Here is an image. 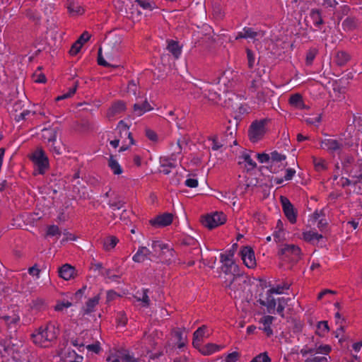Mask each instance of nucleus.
Segmentation results:
<instances>
[{
	"mask_svg": "<svg viewBox=\"0 0 362 362\" xmlns=\"http://www.w3.org/2000/svg\"><path fill=\"white\" fill-rule=\"evenodd\" d=\"M58 335V328L54 324L49 322L37 329L31 334V339L35 344L40 347H47L57 338Z\"/></svg>",
	"mask_w": 362,
	"mask_h": 362,
	"instance_id": "nucleus-1",
	"label": "nucleus"
},
{
	"mask_svg": "<svg viewBox=\"0 0 362 362\" xmlns=\"http://www.w3.org/2000/svg\"><path fill=\"white\" fill-rule=\"evenodd\" d=\"M230 277V279H226L225 281L228 294L235 299L243 298L248 285V277L243 273L233 274V276Z\"/></svg>",
	"mask_w": 362,
	"mask_h": 362,
	"instance_id": "nucleus-2",
	"label": "nucleus"
},
{
	"mask_svg": "<svg viewBox=\"0 0 362 362\" xmlns=\"http://www.w3.org/2000/svg\"><path fill=\"white\" fill-rule=\"evenodd\" d=\"M32 160L36 165L39 174L43 175L49 168L48 158L42 148H37L33 153Z\"/></svg>",
	"mask_w": 362,
	"mask_h": 362,
	"instance_id": "nucleus-3",
	"label": "nucleus"
},
{
	"mask_svg": "<svg viewBox=\"0 0 362 362\" xmlns=\"http://www.w3.org/2000/svg\"><path fill=\"white\" fill-rule=\"evenodd\" d=\"M266 119L255 121L252 123L248 131L250 140L252 142H257L260 140L265 133Z\"/></svg>",
	"mask_w": 362,
	"mask_h": 362,
	"instance_id": "nucleus-4",
	"label": "nucleus"
},
{
	"mask_svg": "<svg viewBox=\"0 0 362 362\" xmlns=\"http://www.w3.org/2000/svg\"><path fill=\"white\" fill-rule=\"evenodd\" d=\"M226 221V216L223 212H215L208 214L202 219V224L209 229H213L223 224Z\"/></svg>",
	"mask_w": 362,
	"mask_h": 362,
	"instance_id": "nucleus-5",
	"label": "nucleus"
},
{
	"mask_svg": "<svg viewBox=\"0 0 362 362\" xmlns=\"http://www.w3.org/2000/svg\"><path fill=\"white\" fill-rule=\"evenodd\" d=\"M151 247L153 249L152 256H157L159 257V255H164L165 254V250H167V252L169 253L168 258L166 259V261L170 262L173 257H175V252L173 248L170 247L168 244L163 243L159 240H153L151 244Z\"/></svg>",
	"mask_w": 362,
	"mask_h": 362,
	"instance_id": "nucleus-6",
	"label": "nucleus"
},
{
	"mask_svg": "<svg viewBox=\"0 0 362 362\" xmlns=\"http://www.w3.org/2000/svg\"><path fill=\"white\" fill-rule=\"evenodd\" d=\"M279 255L284 257L291 258L293 262H298L300 259L301 250L296 245H284L279 251Z\"/></svg>",
	"mask_w": 362,
	"mask_h": 362,
	"instance_id": "nucleus-7",
	"label": "nucleus"
},
{
	"mask_svg": "<svg viewBox=\"0 0 362 362\" xmlns=\"http://www.w3.org/2000/svg\"><path fill=\"white\" fill-rule=\"evenodd\" d=\"M280 201L285 216L291 223H295L297 220L296 209L287 197L281 196Z\"/></svg>",
	"mask_w": 362,
	"mask_h": 362,
	"instance_id": "nucleus-8",
	"label": "nucleus"
},
{
	"mask_svg": "<svg viewBox=\"0 0 362 362\" xmlns=\"http://www.w3.org/2000/svg\"><path fill=\"white\" fill-rule=\"evenodd\" d=\"M345 145L342 139H325L320 142L321 148L329 153H339Z\"/></svg>",
	"mask_w": 362,
	"mask_h": 362,
	"instance_id": "nucleus-9",
	"label": "nucleus"
},
{
	"mask_svg": "<svg viewBox=\"0 0 362 362\" xmlns=\"http://www.w3.org/2000/svg\"><path fill=\"white\" fill-rule=\"evenodd\" d=\"M241 258L245 265L250 269L256 267V259L255 257V252L250 246H244L240 250Z\"/></svg>",
	"mask_w": 362,
	"mask_h": 362,
	"instance_id": "nucleus-10",
	"label": "nucleus"
},
{
	"mask_svg": "<svg viewBox=\"0 0 362 362\" xmlns=\"http://www.w3.org/2000/svg\"><path fill=\"white\" fill-rule=\"evenodd\" d=\"M126 103L122 100H117L113 103L107 112V117L109 119H113L126 110Z\"/></svg>",
	"mask_w": 362,
	"mask_h": 362,
	"instance_id": "nucleus-11",
	"label": "nucleus"
},
{
	"mask_svg": "<svg viewBox=\"0 0 362 362\" xmlns=\"http://www.w3.org/2000/svg\"><path fill=\"white\" fill-rule=\"evenodd\" d=\"M173 214L165 213L157 216L155 218L150 221V223L155 227H165L170 225L173 222Z\"/></svg>",
	"mask_w": 362,
	"mask_h": 362,
	"instance_id": "nucleus-12",
	"label": "nucleus"
},
{
	"mask_svg": "<svg viewBox=\"0 0 362 362\" xmlns=\"http://www.w3.org/2000/svg\"><path fill=\"white\" fill-rule=\"evenodd\" d=\"M274 293L269 294V290L267 291L266 300L259 298L257 302L262 306L267 307V310L270 314H274L276 310V300L272 296Z\"/></svg>",
	"mask_w": 362,
	"mask_h": 362,
	"instance_id": "nucleus-13",
	"label": "nucleus"
},
{
	"mask_svg": "<svg viewBox=\"0 0 362 362\" xmlns=\"http://www.w3.org/2000/svg\"><path fill=\"white\" fill-rule=\"evenodd\" d=\"M221 262L223 264V270L226 274H231L230 276H233V274L238 273V266L235 264L233 259H229L226 257H220Z\"/></svg>",
	"mask_w": 362,
	"mask_h": 362,
	"instance_id": "nucleus-14",
	"label": "nucleus"
},
{
	"mask_svg": "<svg viewBox=\"0 0 362 362\" xmlns=\"http://www.w3.org/2000/svg\"><path fill=\"white\" fill-rule=\"evenodd\" d=\"M152 252L146 247H139L132 259L135 262H143L146 259L151 260Z\"/></svg>",
	"mask_w": 362,
	"mask_h": 362,
	"instance_id": "nucleus-15",
	"label": "nucleus"
},
{
	"mask_svg": "<svg viewBox=\"0 0 362 362\" xmlns=\"http://www.w3.org/2000/svg\"><path fill=\"white\" fill-rule=\"evenodd\" d=\"M21 347L22 344L21 341L15 344L11 341V339H10L4 346V351L8 355H11L13 358H16L19 356Z\"/></svg>",
	"mask_w": 362,
	"mask_h": 362,
	"instance_id": "nucleus-16",
	"label": "nucleus"
},
{
	"mask_svg": "<svg viewBox=\"0 0 362 362\" xmlns=\"http://www.w3.org/2000/svg\"><path fill=\"white\" fill-rule=\"evenodd\" d=\"M59 275L64 280H70L74 278L75 268L70 264H65L59 269Z\"/></svg>",
	"mask_w": 362,
	"mask_h": 362,
	"instance_id": "nucleus-17",
	"label": "nucleus"
},
{
	"mask_svg": "<svg viewBox=\"0 0 362 362\" xmlns=\"http://www.w3.org/2000/svg\"><path fill=\"white\" fill-rule=\"evenodd\" d=\"M259 35V33L255 31L253 28H249V27H245L243 29V31L238 33L237 35L235 36V40H238L242 39V38L255 39Z\"/></svg>",
	"mask_w": 362,
	"mask_h": 362,
	"instance_id": "nucleus-18",
	"label": "nucleus"
},
{
	"mask_svg": "<svg viewBox=\"0 0 362 362\" xmlns=\"http://www.w3.org/2000/svg\"><path fill=\"white\" fill-rule=\"evenodd\" d=\"M274 317L271 315L264 316L260 319V322L263 324V327L261 328L267 334V337H271L273 334L271 325L272 324Z\"/></svg>",
	"mask_w": 362,
	"mask_h": 362,
	"instance_id": "nucleus-19",
	"label": "nucleus"
},
{
	"mask_svg": "<svg viewBox=\"0 0 362 362\" xmlns=\"http://www.w3.org/2000/svg\"><path fill=\"white\" fill-rule=\"evenodd\" d=\"M133 110L137 116H141L145 112L151 110L152 107L147 100H145L141 104L135 103Z\"/></svg>",
	"mask_w": 362,
	"mask_h": 362,
	"instance_id": "nucleus-20",
	"label": "nucleus"
},
{
	"mask_svg": "<svg viewBox=\"0 0 362 362\" xmlns=\"http://www.w3.org/2000/svg\"><path fill=\"white\" fill-rule=\"evenodd\" d=\"M351 59V56L344 51H339L334 57L335 63L339 66H344Z\"/></svg>",
	"mask_w": 362,
	"mask_h": 362,
	"instance_id": "nucleus-21",
	"label": "nucleus"
},
{
	"mask_svg": "<svg viewBox=\"0 0 362 362\" xmlns=\"http://www.w3.org/2000/svg\"><path fill=\"white\" fill-rule=\"evenodd\" d=\"M42 132H43L42 136H43L44 139L47 140L48 144L53 143V142L56 141L57 134V128H52V129L45 128L42 129Z\"/></svg>",
	"mask_w": 362,
	"mask_h": 362,
	"instance_id": "nucleus-22",
	"label": "nucleus"
},
{
	"mask_svg": "<svg viewBox=\"0 0 362 362\" xmlns=\"http://www.w3.org/2000/svg\"><path fill=\"white\" fill-rule=\"evenodd\" d=\"M100 297L95 296L93 298H90L86 303V306L83 308V314L88 315L93 312L94 308L98 304Z\"/></svg>",
	"mask_w": 362,
	"mask_h": 362,
	"instance_id": "nucleus-23",
	"label": "nucleus"
},
{
	"mask_svg": "<svg viewBox=\"0 0 362 362\" xmlns=\"http://www.w3.org/2000/svg\"><path fill=\"white\" fill-rule=\"evenodd\" d=\"M310 16L315 26L320 27L324 23V21L322 18L321 11L320 9H312L310 13Z\"/></svg>",
	"mask_w": 362,
	"mask_h": 362,
	"instance_id": "nucleus-24",
	"label": "nucleus"
},
{
	"mask_svg": "<svg viewBox=\"0 0 362 362\" xmlns=\"http://www.w3.org/2000/svg\"><path fill=\"white\" fill-rule=\"evenodd\" d=\"M289 103L291 105L299 109H303L305 107L303 97L299 93L291 95L289 98Z\"/></svg>",
	"mask_w": 362,
	"mask_h": 362,
	"instance_id": "nucleus-25",
	"label": "nucleus"
},
{
	"mask_svg": "<svg viewBox=\"0 0 362 362\" xmlns=\"http://www.w3.org/2000/svg\"><path fill=\"white\" fill-rule=\"evenodd\" d=\"M108 166L115 175H120L123 172L122 167L112 155L110 156L108 160Z\"/></svg>",
	"mask_w": 362,
	"mask_h": 362,
	"instance_id": "nucleus-26",
	"label": "nucleus"
},
{
	"mask_svg": "<svg viewBox=\"0 0 362 362\" xmlns=\"http://www.w3.org/2000/svg\"><path fill=\"white\" fill-rule=\"evenodd\" d=\"M167 49H168V51L170 53H172V54L176 59H177L181 54V48L179 46L178 42L176 41H174V40L169 41Z\"/></svg>",
	"mask_w": 362,
	"mask_h": 362,
	"instance_id": "nucleus-27",
	"label": "nucleus"
},
{
	"mask_svg": "<svg viewBox=\"0 0 362 362\" xmlns=\"http://www.w3.org/2000/svg\"><path fill=\"white\" fill-rule=\"evenodd\" d=\"M358 25V20L354 16L347 17L342 23V26L348 30H354Z\"/></svg>",
	"mask_w": 362,
	"mask_h": 362,
	"instance_id": "nucleus-28",
	"label": "nucleus"
},
{
	"mask_svg": "<svg viewBox=\"0 0 362 362\" xmlns=\"http://www.w3.org/2000/svg\"><path fill=\"white\" fill-rule=\"evenodd\" d=\"M303 238L305 241L312 243L314 240H320L323 238V236L316 232L306 231L303 233Z\"/></svg>",
	"mask_w": 362,
	"mask_h": 362,
	"instance_id": "nucleus-29",
	"label": "nucleus"
},
{
	"mask_svg": "<svg viewBox=\"0 0 362 362\" xmlns=\"http://www.w3.org/2000/svg\"><path fill=\"white\" fill-rule=\"evenodd\" d=\"M148 289H143L141 293L137 291L135 298L138 301H141L144 306L147 307L150 304V299L148 296Z\"/></svg>",
	"mask_w": 362,
	"mask_h": 362,
	"instance_id": "nucleus-30",
	"label": "nucleus"
},
{
	"mask_svg": "<svg viewBox=\"0 0 362 362\" xmlns=\"http://www.w3.org/2000/svg\"><path fill=\"white\" fill-rule=\"evenodd\" d=\"M220 349V346L217 344L209 343L207 344L200 349V352L203 355H210Z\"/></svg>",
	"mask_w": 362,
	"mask_h": 362,
	"instance_id": "nucleus-31",
	"label": "nucleus"
},
{
	"mask_svg": "<svg viewBox=\"0 0 362 362\" xmlns=\"http://www.w3.org/2000/svg\"><path fill=\"white\" fill-rule=\"evenodd\" d=\"M67 8L70 13H74L76 15H82L85 11L82 6L78 5L74 1H71L69 2Z\"/></svg>",
	"mask_w": 362,
	"mask_h": 362,
	"instance_id": "nucleus-32",
	"label": "nucleus"
},
{
	"mask_svg": "<svg viewBox=\"0 0 362 362\" xmlns=\"http://www.w3.org/2000/svg\"><path fill=\"white\" fill-rule=\"evenodd\" d=\"M118 242L119 240L117 237L109 236L104 240L103 247L105 250H110L114 248Z\"/></svg>",
	"mask_w": 362,
	"mask_h": 362,
	"instance_id": "nucleus-33",
	"label": "nucleus"
},
{
	"mask_svg": "<svg viewBox=\"0 0 362 362\" xmlns=\"http://www.w3.org/2000/svg\"><path fill=\"white\" fill-rule=\"evenodd\" d=\"M329 331L327 321H320L317 323L316 334L320 337H323Z\"/></svg>",
	"mask_w": 362,
	"mask_h": 362,
	"instance_id": "nucleus-34",
	"label": "nucleus"
},
{
	"mask_svg": "<svg viewBox=\"0 0 362 362\" xmlns=\"http://www.w3.org/2000/svg\"><path fill=\"white\" fill-rule=\"evenodd\" d=\"M318 49L315 47L310 48L306 53L305 64L306 65H311L314 59L315 58Z\"/></svg>",
	"mask_w": 362,
	"mask_h": 362,
	"instance_id": "nucleus-35",
	"label": "nucleus"
},
{
	"mask_svg": "<svg viewBox=\"0 0 362 362\" xmlns=\"http://www.w3.org/2000/svg\"><path fill=\"white\" fill-rule=\"evenodd\" d=\"M290 287V284L288 283H282L281 284L277 285L276 287H272L269 289V294L270 293H276L281 294L283 293L284 290H287Z\"/></svg>",
	"mask_w": 362,
	"mask_h": 362,
	"instance_id": "nucleus-36",
	"label": "nucleus"
},
{
	"mask_svg": "<svg viewBox=\"0 0 362 362\" xmlns=\"http://www.w3.org/2000/svg\"><path fill=\"white\" fill-rule=\"evenodd\" d=\"M263 82H264V80L262 79V78H257V77H254V78L252 79V82H251V85L249 88L250 90L252 91V92H255L257 90V89H259V88H261L263 85Z\"/></svg>",
	"mask_w": 362,
	"mask_h": 362,
	"instance_id": "nucleus-37",
	"label": "nucleus"
},
{
	"mask_svg": "<svg viewBox=\"0 0 362 362\" xmlns=\"http://www.w3.org/2000/svg\"><path fill=\"white\" fill-rule=\"evenodd\" d=\"M288 300H289V298H285L284 297L279 298L278 300H278V306H277V308H276V312L281 317L284 316V308H285V306L287 305V303H288Z\"/></svg>",
	"mask_w": 362,
	"mask_h": 362,
	"instance_id": "nucleus-38",
	"label": "nucleus"
},
{
	"mask_svg": "<svg viewBox=\"0 0 362 362\" xmlns=\"http://www.w3.org/2000/svg\"><path fill=\"white\" fill-rule=\"evenodd\" d=\"M77 87H78V81H76V82H74V86L69 88V91L66 93L63 94L62 95L58 96L56 98V100H63V99L71 97L76 93Z\"/></svg>",
	"mask_w": 362,
	"mask_h": 362,
	"instance_id": "nucleus-39",
	"label": "nucleus"
},
{
	"mask_svg": "<svg viewBox=\"0 0 362 362\" xmlns=\"http://www.w3.org/2000/svg\"><path fill=\"white\" fill-rule=\"evenodd\" d=\"M174 335L177 339L178 341V348L181 349L185 346V337L183 336V332L180 329H175L174 331Z\"/></svg>",
	"mask_w": 362,
	"mask_h": 362,
	"instance_id": "nucleus-40",
	"label": "nucleus"
},
{
	"mask_svg": "<svg viewBox=\"0 0 362 362\" xmlns=\"http://www.w3.org/2000/svg\"><path fill=\"white\" fill-rule=\"evenodd\" d=\"M124 204L125 203L122 200L117 198L114 200H110L108 203V205L113 210H115V209H121L122 208H123Z\"/></svg>",
	"mask_w": 362,
	"mask_h": 362,
	"instance_id": "nucleus-41",
	"label": "nucleus"
},
{
	"mask_svg": "<svg viewBox=\"0 0 362 362\" xmlns=\"http://www.w3.org/2000/svg\"><path fill=\"white\" fill-rule=\"evenodd\" d=\"M250 362H271V358L267 352H264L256 356Z\"/></svg>",
	"mask_w": 362,
	"mask_h": 362,
	"instance_id": "nucleus-42",
	"label": "nucleus"
},
{
	"mask_svg": "<svg viewBox=\"0 0 362 362\" xmlns=\"http://www.w3.org/2000/svg\"><path fill=\"white\" fill-rule=\"evenodd\" d=\"M246 53L247 59V66L250 69H252L255 63V54L253 52L248 48L246 49Z\"/></svg>",
	"mask_w": 362,
	"mask_h": 362,
	"instance_id": "nucleus-43",
	"label": "nucleus"
},
{
	"mask_svg": "<svg viewBox=\"0 0 362 362\" xmlns=\"http://www.w3.org/2000/svg\"><path fill=\"white\" fill-rule=\"evenodd\" d=\"M319 4L326 8H335L338 2L337 0H319Z\"/></svg>",
	"mask_w": 362,
	"mask_h": 362,
	"instance_id": "nucleus-44",
	"label": "nucleus"
},
{
	"mask_svg": "<svg viewBox=\"0 0 362 362\" xmlns=\"http://www.w3.org/2000/svg\"><path fill=\"white\" fill-rule=\"evenodd\" d=\"M82 46H83V44L81 42H80L79 41H76L71 47V49L69 50V54L71 56L76 55L80 52Z\"/></svg>",
	"mask_w": 362,
	"mask_h": 362,
	"instance_id": "nucleus-45",
	"label": "nucleus"
},
{
	"mask_svg": "<svg viewBox=\"0 0 362 362\" xmlns=\"http://www.w3.org/2000/svg\"><path fill=\"white\" fill-rule=\"evenodd\" d=\"M207 327L206 325H202L199 327L193 334L194 338H199L203 339L206 337L205 333Z\"/></svg>",
	"mask_w": 362,
	"mask_h": 362,
	"instance_id": "nucleus-46",
	"label": "nucleus"
},
{
	"mask_svg": "<svg viewBox=\"0 0 362 362\" xmlns=\"http://www.w3.org/2000/svg\"><path fill=\"white\" fill-rule=\"evenodd\" d=\"M270 159L272 162H280L286 159V156L279 153L276 151H274L271 153Z\"/></svg>",
	"mask_w": 362,
	"mask_h": 362,
	"instance_id": "nucleus-47",
	"label": "nucleus"
},
{
	"mask_svg": "<svg viewBox=\"0 0 362 362\" xmlns=\"http://www.w3.org/2000/svg\"><path fill=\"white\" fill-rule=\"evenodd\" d=\"M47 235L49 236H55V235H60L61 232L59 230V228L57 226L52 225L49 226L47 228Z\"/></svg>",
	"mask_w": 362,
	"mask_h": 362,
	"instance_id": "nucleus-48",
	"label": "nucleus"
},
{
	"mask_svg": "<svg viewBox=\"0 0 362 362\" xmlns=\"http://www.w3.org/2000/svg\"><path fill=\"white\" fill-rule=\"evenodd\" d=\"M102 49L101 48H99V50H98V64L100 66H103L105 67H110V66H113V67H117L118 66H112L110 64L107 63L105 59L102 56Z\"/></svg>",
	"mask_w": 362,
	"mask_h": 362,
	"instance_id": "nucleus-49",
	"label": "nucleus"
},
{
	"mask_svg": "<svg viewBox=\"0 0 362 362\" xmlns=\"http://www.w3.org/2000/svg\"><path fill=\"white\" fill-rule=\"evenodd\" d=\"M2 319L7 323L8 325L11 324H16L19 321V317L13 315V316L9 315H4Z\"/></svg>",
	"mask_w": 362,
	"mask_h": 362,
	"instance_id": "nucleus-50",
	"label": "nucleus"
},
{
	"mask_svg": "<svg viewBox=\"0 0 362 362\" xmlns=\"http://www.w3.org/2000/svg\"><path fill=\"white\" fill-rule=\"evenodd\" d=\"M135 3L145 10H152L153 8L151 2L148 0H135Z\"/></svg>",
	"mask_w": 362,
	"mask_h": 362,
	"instance_id": "nucleus-51",
	"label": "nucleus"
},
{
	"mask_svg": "<svg viewBox=\"0 0 362 362\" xmlns=\"http://www.w3.org/2000/svg\"><path fill=\"white\" fill-rule=\"evenodd\" d=\"M332 350L329 345H320L315 349V354H328Z\"/></svg>",
	"mask_w": 362,
	"mask_h": 362,
	"instance_id": "nucleus-52",
	"label": "nucleus"
},
{
	"mask_svg": "<svg viewBox=\"0 0 362 362\" xmlns=\"http://www.w3.org/2000/svg\"><path fill=\"white\" fill-rule=\"evenodd\" d=\"M33 78L34 81L36 83H45L46 82L45 75L42 73H38L37 71H36L33 74Z\"/></svg>",
	"mask_w": 362,
	"mask_h": 362,
	"instance_id": "nucleus-53",
	"label": "nucleus"
},
{
	"mask_svg": "<svg viewBox=\"0 0 362 362\" xmlns=\"http://www.w3.org/2000/svg\"><path fill=\"white\" fill-rule=\"evenodd\" d=\"M86 349L91 352H93L95 354H99L101 351L100 342L97 341L95 344H88L86 346Z\"/></svg>",
	"mask_w": 362,
	"mask_h": 362,
	"instance_id": "nucleus-54",
	"label": "nucleus"
},
{
	"mask_svg": "<svg viewBox=\"0 0 362 362\" xmlns=\"http://www.w3.org/2000/svg\"><path fill=\"white\" fill-rule=\"evenodd\" d=\"M146 136L152 141H157L158 135L157 134L151 129H146Z\"/></svg>",
	"mask_w": 362,
	"mask_h": 362,
	"instance_id": "nucleus-55",
	"label": "nucleus"
},
{
	"mask_svg": "<svg viewBox=\"0 0 362 362\" xmlns=\"http://www.w3.org/2000/svg\"><path fill=\"white\" fill-rule=\"evenodd\" d=\"M72 305V303L69 301L66 302H58L54 307L56 311H62L64 308H69Z\"/></svg>",
	"mask_w": 362,
	"mask_h": 362,
	"instance_id": "nucleus-56",
	"label": "nucleus"
},
{
	"mask_svg": "<svg viewBox=\"0 0 362 362\" xmlns=\"http://www.w3.org/2000/svg\"><path fill=\"white\" fill-rule=\"evenodd\" d=\"M239 358V353L237 351L232 352L227 355L225 362H236Z\"/></svg>",
	"mask_w": 362,
	"mask_h": 362,
	"instance_id": "nucleus-57",
	"label": "nucleus"
},
{
	"mask_svg": "<svg viewBox=\"0 0 362 362\" xmlns=\"http://www.w3.org/2000/svg\"><path fill=\"white\" fill-rule=\"evenodd\" d=\"M313 163L317 170H321L325 169L324 160L322 159L313 158Z\"/></svg>",
	"mask_w": 362,
	"mask_h": 362,
	"instance_id": "nucleus-58",
	"label": "nucleus"
},
{
	"mask_svg": "<svg viewBox=\"0 0 362 362\" xmlns=\"http://www.w3.org/2000/svg\"><path fill=\"white\" fill-rule=\"evenodd\" d=\"M205 95L211 100H216L219 98V95L217 94L216 92L212 91L210 89L205 90Z\"/></svg>",
	"mask_w": 362,
	"mask_h": 362,
	"instance_id": "nucleus-59",
	"label": "nucleus"
},
{
	"mask_svg": "<svg viewBox=\"0 0 362 362\" xmlns=\"http://www.w3.org/2000/svg\"><path fill=\"white\" fill-rule=\"evenodd\" d=\"M211 140H212V142H213V145L211 146V148L214 151H217V150L220 149L223 146V144L220 143V142L218 141L217 136H214L211 138Z\"/></svg>",
	"mask_w": 362,
	"mask_h": 362,
	"instance_id": "nucleus-60",
	"label": "nucleus"
},
{
	"mask_svg": "<svg viewBox=\"0 0 362 362\" xmlns=\"http://www.w3.org/2000/svg\"><path fill=\"white\" fill-rule=\"evenodd\" d=\"M243 158L244 159V161L246 162L251 167V168H255L256 167V163L253 161V160L251 158L249 154H243Z\"/></svg>",
	"mask_w": 362,
	"mask_h": 362,
	"instance_id": "nucleus-61",
	"label": "nucleus"
},
{
	"mask_svg": "<svg viewBox=\"0 0 362 362\" xmlns=\"http://www.w3.org/2000/svg\"><path fill=\"white\" fill-rule=\"evenodd\" d=\"M182 243L185 245H190L194 247L195 245H198V242L192 237H187L183 239Z\"/></svg>",
	"mask_w": 362,
	"mask_h": 362,
	"instance_id": "nucleus-62",
	"label": "nucleus"
},
{
	"mask_svg": "<svg viewBox=\"0 0 362 362\" xmlns=\"http://www.w3.org/2000/svg\"><path fill=\"white\" fill-rule=\"evenodd\" d=\"M257 158L258 159V160L263 163H267L270 160V156L269 154L267 153H257Z\"/></svg>",
	"mask_w": 362,
	"mask_h": 362,
	"instance_id": "nucleus-63",
	"label": "nucleus"
},
{
	"mask_svg": "<svg viewBox=\"0 0 362 362\" xmlns=\"http://www.w3.org/2000/svg\"><path fill=\"white\" fill-rule=\"evenodd\" d=\"M185 184L188 187L194 188L198 186V180L197 179L188 178L185 180Z\"/></svg>",
	"mask_w": 362,
	"mask_h": 362,
	"instance_id": "nucleus-64",
	"label": "nucleus"
}]
</instances>
